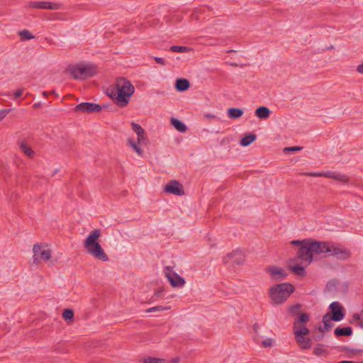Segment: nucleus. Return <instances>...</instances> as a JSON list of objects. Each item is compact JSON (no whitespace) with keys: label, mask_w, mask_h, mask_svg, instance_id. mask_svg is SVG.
Wrapping results in <instances>:
<instances>
[{"label":"nucleus","mask_w":363,"mask_h":363,"mask_svg":"<svg viewBox=\"0 0 363 363\" xmlns=\"http://www.w3.org/2000/svg\"><path fill=\"white\" fill-rule=\"evenodd\" d=\"M324 242L307 240L303 243V246L299 247L298 251V259L301 261V265L293 264V262L289 264L291 271L298 276L304 277L305 267L308 266L313 261L314 255L323 254Z\"/></svg>","instance_id":"nucleus-1"},{"label":"nucleus","mask_w":363,"mask_h":363,"mask_svg":"<svg viewBox=\"0 0 363 363\" xmlns=\"http://www.w3.org/2000/svg\"><path fill=\"white\" fill-rule=\"evenodd\" d=\"M115 105L124 108L128 106L135 92V87L125 78H118L115 81Z\"/></svg>","instance_id":"nucleus-2"},{"label":"nucleus","mask_w":363,"mask_h":363,"mask_svg":"<svg viewBox=\"0 0 363 363\" xmlns=\"http://www.w3.org/2000/svg\"><path fill=\"white\" fill-rule=\"evenodd\" d=\"M101 236L99 230L91 231L84 241L85 250L93 257L101 261H108V258L105 251L99 242Z\"/></svg>","instance_id":"nucleus-3"},{"label":"nucleus","mask_w":363,"mask_h":363,"mask_svg":"<svg viewBox=\"0 0 363 363\" xmlns=\"http://www.w3.org/2000/svg\"><path fill=\"white\" fill-rule=\"evenodd\" d=\"M295 291L294 285L289 283H281L272 286L269 289V297L275 304L284 303Z\"/></svg>","instance_id":"nucleus-4"},{"label":"nucleus","mask_w":363,"mask_h":363,"mask_svg":"<svg viewBox=\"0 0 363 363\" xmlns=\"http://www.w3.org/2000/svg\"><path fill=\"white\" fill-rule=\"evenodd\" d=\"M67 72L74 79H84L94 76L96 73V67L92 64H77L69 65Z\"/></svg>","instance_id":"nucleus-5"},{"label":"nucleus","mask_w":363,"mask_h":363,"mask_svg":"<svg viewBox=\"0 0 363 363\" xmlns=\"http://www.w3.org/2000/svg\"><path fill=\"white\" fill-rule=\"evenodd\" d=\"M324 248L325 249L323 250V254L325 255L336 256L337 258L343 260L347 259L351 255L350 250L340 247L335 244L324 242Z\"/></svg>","instance_id":"nucleus-6"},{"label":"nucleus","mask_w":363,"mask_h":363,"mask_svg":"<svg viewBox=\"0 0 363 363\" xmlns=\"http://www.w3.org/2000/svg\"><path fill=\"white\" fill-rule=\"evenodd\" d=\"M33 260L35 262H40L42 261H48L51 257V250L45 245H35L33 248Z\"/></svg>","instance_id":"nucleus-7"},{"label":"nucleus","mask_w":363,"mask_h":363,"mask_svg":"<svg viewBox=\"0 0 363 363\" xmlns=\"http://www.w3.org/2000/svg\"><path fill=\"white\" fill-rule=\"evenodd\" d=\"M164 274L172 286L180 288L185 284V279L174 272L172 267H165L164 268Z\"/></svg>","instance_id":"nucleus-8"},{"label":"nucleus","mask_w":363,"mask_h":363,"mask_svg":"<svg viewBox=\"0 0 363 363\" xmlns=\"http://www.w3.org/2000/svg\"><path fill=\"white\" fill-rule=\"evenodd\" d=\"M107 104H103L102 106H100L94 103H89V102H84L78 104L74 110L77 112H83V113H95V112H100L103 108H107Z\"/></svg>","instance_id":"nucleus-9"},{"label":"nucleus","mask_w":363,"mask_h":363,"mask_svg":"<svg viewBox=\"0 0 363 363\" xmlns=\"http://www.w3.org/2000/svg\"><path fill=\"white\" fill-rule=\"evenodd\" d=\"M28 6L29 8L49 10H58L62 8L60 4L45 1H30L28 4Z\"/></svg>","instance_id":"nucleus-10"},{"label":"nucleus","mask_w":363,"mask_h":363,"mask_svg":"<svg viewBox=\"0 0 363 363\" xmlns=\"http://www.w3.org/2000/svg\"><path fill=\"white\" fill-rule=\"evenodd\" d=\"M165 192L176 196H182L184 194V190L182 184L177 180L170 181L164 188Z\"/></svg>","instance_id":"nucleus-11"},{"label":"nucleus","mask_w":363,"mask_h":363,"mask_svg":"<svg viewBox=\"0 0 363 363\" xmlns=\"http://www.w3.org/2000/svg\"><path fill=\"white\" fill-rule=\"evenodd\" d=\"M223 260L226 264H231L235 265L242 264L245 261V258L242 251L240 250H237L225 256Z\"/></svg>","instance_id":"nucleus-12"},{"label":"nucleus","mask_w":363,"mask_h":363,"mask_svg":"<svg viewBox=\"0 0 363 363\" xmlns=\"http://www.w3.org/2000/svg\"><path fill=\"white\" fill-rule=\"evenodd\" d=\"M330 309L332 313V318L333 321L339 322L342 320L345 317L342 307L340 303L337 301H334L330 304Z\"/></svg>","instance_id":"nucleus-13"},{"label":"nucleus","mask_w":363,"mask_h":363,"mask_svg":"<svg viewBox=\"0 0 363 363\" xmlns=\"http://www.w3.org/2000/svg\"><path fill=\"white\" fill-rule=\"evenodd\" d=\"M267 271L269 274V275L275 280L283 279L286 276L284 271L279 267H276V266L270 267L267 268Z\"/></svg>","instance_id":"nucleus-14"},{"label":"nucleus","mask_w":363,"mask_h":363,"mask_svg":"<svg viewBox=\"0 0 363 363\" xmlns=\"http://www.w3.org/2000/svg\"><path fill=\"white\" fill-rule=\"evenodd\" d=\"M294 330L295 338L306 337L309 333V330L306 326L298 325V321L294 323Z\"/></svg>","instance_id":"nucleus-15"},{"label":"nucleus","mask_w":363,"mask_h":363,"mask_svg":"<svg viewBox=\"0 0 363 363\" xmlns=\"http://www.w3.org/2000/svg\"><path fill=\"white\" fill-rule=\"evenodd\" d=\"M333 320L330 313L325 314L323 317V326H320L319 330L323 333L330 330L333 325L332 323Z\"/></svg>","instance_id":"nucleus-16"},{"label":"nucleus","mask_w":363,"mask_h":363,"mask_svg":"<svg viewBox=\"0 0 363 363\" xmlns=\"http://www.w3.org/2000/svg\"><path fill=\"white\" fill-rule=\"evenodd\" d=\"M295 340L302 350H308L312 347V340L310 337H296Z\"/></svg>","instance_id":"nucleus-17"},{"label":"nucleus","mask_w":363,"mask_h":363,"mask_svg":"<svg viewBox=\"0 0 363 363\" xmlns=\"http://www.w3.org/2000/svg\"><path fill=\"white\" fill-rule=\"evenodd\" d=\"M190 84L186 79L179 78L176 80L175 87L179 91H184L189 89Z\"/></svg>","instance_id":"nucleus-18"},{"label":"nucleus","mask_w":363,"mask_h":363,"mask_svg":"<svg viewBox=\"0 0 363 363\" xmlns=\"http://www.w3.org/2000/svg\"><path fill=\"white\" fill-rule=\"evenodd\" d=\"M255 115L260 119H267L269 117L270 110L266 106H260L255 110Z\"/></svg>","instance_id":"nucleus-19"},{"label":"nucleus","mask_w":363,"mask_h":363,"mask_svg":"<svg viewBox=\"0 0 363 363\" xmlns=\"http://www.w3.org/2000/svg\"><path fill=\"white\" fill-rule=\"evenodd\" d=\"M334 333L337 337L350 336L352 334V329L350 326L345 328L337 327L335 328Z\"/></svg>","instance_id":"nucleus-20"},{"label":"nucleus","mask_w":363,"mask_h":363,"mask_svg":"<svg viewBox=\"0 0 363 363\" xmlns=\"http://www.w3.org/2000/svg\"><path fill=\"white\" fill-rule=\"evenodd\" d=\"M171 124L180 133H184L187 129L186 125L182 121L174 118L171 119Z\"/></svg>","instance_id":"nucleus-21"},{"label":"nucleus","mask_w":363,"mask_h":363,"mask_svg":"<svg viewBox=\"0 0 363 363\" xmlns=\"http://www.w3.org/2000/svg\"><path fill=\"white\" fill-rule=\"evenodd\" d=\"M243 111L238 108H230L228 110V117L232 119H235L241 117L243 115Z\"/></svg>","instance_id":"nucleus-22"},{"label":"nucleus","mask_w":363,"mask_h":363,"mask_svg":"<svg viewBox=\"0 0 363 363\" xmlns=\"http://www.w3.org/2000/svg\"><path fill=\"white\" fill-rule=\"evenodd\" d=\"M256 139V135L254 134H247L245 135L240 141V145L243 147L248 146L252 143H253Z\"/></svg>","instance_id":"nucleus-23"},{"label":"nucleus","mask_w":363,"mask_h":363,"mask_svg":"<svg viewBox=\"0 0 363 363\" xmlns=\"http://www.w3.org/2000/svg\"><path fill=\"white\" fill-rule=\"evenodd\" d=\"M21 150L28 157H33L34 152L31 147L25 142H21L19 144Z\"/></svg>","instance_id":"nucleus-24"},{"label":"nucleus","mask_w":363,"mask_h":363,"mask_svg":"<svg viewBox=\"0 0 363 363\" xmlns=\"http://www.w3.org/2000/svg\"><path fill=\"white\" fill-rule=\"evenodd\" d=\"M128 143L130 145V147L134 150L135 151L138 155L143 157V150L141 149V147H140V144H138V143H136L134 140L133 139H130L129 138L128 140Z\"/></svg>","instance_id":"nucleus-25"},{"label":"nucleus","mask_w":363,"mask_h":363,"mask_svg":"<svg viewBox=\"0 0 363 363\" xmlns=\"http://www.w3.org/2000/svg\"><path fill=\"white\" fill-rule=\"evenodd\" d=\"M313 353L316 356H325L328 351L323 345L318 344L313 349Z\"/></svg>","instance_id":"nucleus-26"},{"label":"nucleus","mask_w":363,"mask_h":363,"mask_svg":"<svg viewBox=\"0 0 363 363\" xmlns=\"http://www.w3.org/2000/svg\"><path fill=\"white\" fill-rule=\"evenodd\" d=\"M18 35L22 40H31L34 38L33 34L28 30H22L18 31Z\"/></svg>","instance_id":"nucleus-27"},{"label":"nucleus","mask_w":363,"mask_h":363,"mask_svg":"<svg viewBox=\"0 0 363 363\" xmlns=\"http://www.w3.org/2000/svg\"><path fill=\"white\" fill-rule=\"evenodd\" d=\"M143 363H164V359L157 357H146L143 359Z\"/></svg>","instance_id":"nucleus-28"},{"label":"nucleus","mask_w":363,"mask_h":363,"mask_svg":"<svg viewBox=\"0 0 363 363\" xmlns=\"http://www.w3.org/2000/svg\"><path fill=\"white\" fill-rule=\"evenodd\" d=\"M62 317L66 320H72V318L74 317V313L71 309H65L63 311Z\"/></svg>","instance_id":"nucleus-29"},{"label":"nucleus","mask_w":363,"mask_h":363,"mask_svg":"<svg viewBox=\"0 0 363 363\" xmlns=\"http://www.w3.org/2000/svg\"><path fill=\"white\" fill-rule=\"evenodd\" d=\"M170 50L174 52H185L188 50V48L184 46L174 45L170 47Z\"/></svg>","instance_id":"nucleus-30"},{"label":"nucleus","mask_w":363,"mask_h":363,"mask_svg":"<svg viewBox=\"0 0 363 363\" xmlns=\"http://www.w3.org/2000/svg\"><path fill=\"white\" fill-rule=\"evenodd\" d=\"M132 128L137 135L145 133L144 129L138 124L133 123Z\"/></svg>","instance_id":"nucleus-31"},{"label":"nucleus","mask_w":363,"mask_h":363,"mask_svg":"<svg viewBox=\"0 0 363 363\" xmlns=\"http://www.w3.org/2000/svg\"><path fill=\"white\" fill-rule=\"evenodd\" d=\"M168 309H169V307H164L162 306H157L148 308L146 311V312L152 313V312L163 311L168 310Z\"/></svg>","instance_id":"nucleus-32"},{"label":"nucleus","mask_w":363,"mask_h":363,"mask_svg":"<svg viewBox=\"0 0 363 363\" xmlns=\"http://www.w3.org/2000/svg\"><path fill=\"white\" fill-rule=\"evenodd\" d=\"M309 320V316L308 314L306 313H301L297 320H296L295 321H298V325H300V323H306V322H308Z\"/></svg>","instance_id":"nucleus-33"},{"label":"nucleus","mask_w":363,"mask_h":363,"mask_svg":"<svg viewBox=\"0 0 363 363\" xmlns=\"http://www.w3.org/2000/svg\"><path fill=\"white\" fill-rule=\"evenodd\" d=\"M334 176H335L333 177L334 179H335L337 181H340L342 183H345L347 181V177L344 174L335 172Z\"/></svg>","instance_id":"nucleus-34"},{"label":"nucleus","mask_w":363,"mask_h":363,"mask_svg":"<svg viewBox=\"0 0 363 363\" xmlns=\"http://www.w3.org/2000/svg\"><path fill=\"white\" fill-rule=\"evenodd\" d=\"M302 150V147L300 146H294V147H285L284 149V152L285 153H287L289 152H294V151H298Z\"/></svg>","instance_id":"nucleus-35"},{"label":"nucleus","mask_w":363,"mask_h":363,"mask_svg":"<svg viewBox=\"0 0 363 363\" xmlns=\"http://www.w3.org/2000/svg\"><path fill=\"white\" fill-rule=\"evenodd\" d=\"M310 239H305V240H292L291 242V244L293 245H298L299 247H303V243L306 242L307 240H309Z\"/></svg>","instance_id":"nucleus-36"},{"label":"nucleus","mask_w":363,"mask_h":363,"mask_svg":"<svg viewBox=\"0 0 363 363\" xmlns=\"http://www.w3.org/2000/svg\"><path fill=\"white\" fill-rule=\"evenodd\" d=\"M146 137L145 133L137 135V142L138 144H144L146 142Z\"/></svg>","instance_id":"nucleus-37"},{"label":"nucleus","mask_w":363,"mask_h":363,"mask_svg":"<svg viewBox=\"0 0 363 363\" xmlns=\"http://www.w3.org/2000/svg\"><path fill=\"white\" fill-rule=\"evenodd\" d=\"M23 93V89H20L17 90L16 91H15L13 93V99L16 100L18 98L21 97L22 96Z\"/></svg>","instance_id":"nucleus-38"},{"label":"nucleus","mask_w":363,"mask_h":363,"mask_svg":"<svg viewBox=\"0 0 363 363\" xmlns=\"http://www.w3.org/2000/svg\"><path fill=\"white\" fill-rule=\"evenodd\" d=\"M306 174L311 176V177H323V172H309V173H306Z\"/></svg>","instance_id":"nucleus-39"},{"label":"nucleus","mask_w":363,"mask_h":363,"mask_svg":"<svg viewBox=\"0 0 363 363\" xmlns=\"http://www.w3.org/2000/svg\"><path fill=\"white\" fill-rule=\"evenodd\" d=\"M262 345L264 347H271L272 345V340L270 338H267L263 340Z\"/></svg>","instance_id":"nucleus-40"},{"label":"nucleus","mask_w":363,"mask_h":363,"mask_svg":"<svg viewBox=\"0 0 363 363\" xmlns=\"http://www.w3.org/2000/svg\"><path fill=\"white\" fill-rule=\"evenodd\" d=\"M335 174V172H323V177L333 179Z\"/></svg>","instance_id":"nucleus-41"},{"label":"nucleus","mask_w":363,"mask_h":363,"mask_svg":"<svg viewBox=\"0 0 363 363\" xmlns=\"http://www.w3.org/2000/svg\"><path fill=\"white\" fill-rule=\"evenodd\" d=\"M154 60H155V62L157 63L162 65H164L165 64V62H166L164 59H163L162 57H155Z\"/></svg>","instance_id":"nucleus-42"},{"label":"nucleus","mask_w":363,"mask_h":363,"mask_svg":"<svg viewBox=\"0 0 363 363\" xmlns=\"http://www.w3.org/2000/svg\"><path fill=\"white\" fill-rule=\"evenodd\" d=\"M9 112H10V109L0 110V116H1L2 118H4Z\"/></svg>","instance_id":"nucleus-43"},{"label":"nucleus","mask_w":363,"mask_h":363,"mask_svg":"<svg viewBox=\"0 0 363 363\" xmlns=\"http://www.w3.org/2000/svg\"><path fill=\"white\" fill-rule=\"evenodd\" d=\"M106 94L111 99H113V89L112 88L107 89Z\"/></svg>","instance_id":"nucleus-44"},{"label":"nucleus","mask_w":363,"mask_h":363,"mask_svg":"<svg viewBox=\"0 0 363 363\" xmlns=\"http://www.w3.org/2000/svg\"><path fill=\"white\" fill-rule=\"evenodd\" d=\"M357 71L359 73L363 74V62L357 66Z\"/></svg>","instance_id":"nucleus-45"},{"label":"nucleus","mask_w":363,"mask_h":363,"mask_svg":"<svg viewBox=\"0 0 363 363\" xmlns=\"http://www.w3.org/2000/svg\"><path fill=\"white\" fill-rule=\"evenodd\" d=\"M204 117L206 118H209V119H212V118H216V116L212 113H205L204 114Z\"/></svg>","instance_id":"nucleus-46"},{"label":"nucleus","mask_w":363,"mask_h":363,"mask_svg":"<svg viewBox=\"0 0 363 363\" xmlns=\"http://www.w3.org/2000/svg\"><path fill=\"white\" fill-rule=\"evenodd\" d=\"M338 363H359V362H355V361H341Z\"/></svg>","instance_id":"nucleus-47"},{"label":"nucleus","mask_w":363,"mask_h":363,"mask_svg":"<svg viewBox=\"0 0 363 363\" xmlns=\"http://www.w3.org/2000/svg\"><path fill=\"white\" fill-rule=\"evenodd\" d=\"M358 318L363 320V309L362 310L360 315L358 316Z\"/></svg>","instance_id":"nucleus-48"},{"label":"nucleus","mask_w":363,"mask_h":363,"mask_svg":"<svg viewBox=\"0 0 363 363\" xmlns=\"http://www.w3.org/2000/svg\"><path fill=\"white\" fill-rule=\"evenodd\" d=\"M57 172H58V169H56L54 171V172H53V175H54L55 174H57Z\"/></svg>","instance_id":"nucleus-49"},{"label":"nucleus","mask_w":363,"mask_h":363,"mask_svg":"<svg viewBox=\"0 0 363 363\" xmlns=\"http://www.w3.org/2000/svg\"><path fill=\"white\" fill-rule=\"evenodd\" d=\"M359 326H360L361 328H363V322H361V323H359Z\"/></svg>","instance_id":"nucleus-50"},{"label":"nucleus","mask_w":363,"mask_h":363,"mask_svg":"<svg viewBox=\"0 0 363 363\" xmlns=\"http://www.w3.org/2000/svg\"><path fill=\"white\" fill-rule=\"evenodd\" d=\"M2 119H3V118H2V117H1V116H0V121H1Z\"/></svg>","instance_id":"nucleus-51"}]
</instances>
